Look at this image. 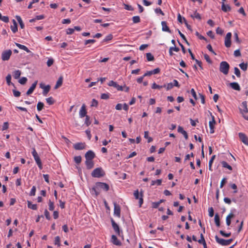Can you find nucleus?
Returning <instances> with one entry per match:
<instances>
[{
	"label": "nucleus",
	"instance_id": "obj_1",
	"mask_svg": "<svg viewBox=\"0 0 248 248\" xmlns=\"http://www.w3.org/2000/svg\"><path fill=\"white\" fill-rule=\"evenodd\" d=\"M239 109L244 119L248 121V109L246 101H244L242 103Z\"/></svg>",
	"mask_w": 248,
	"mask_h": 248
},
{
	"label": "nucleus",
	"instance_id": "obj_2",
	"mask_svg": "<svg viewBox=\"0 0 248 248\" xmlns=\"http://www.w3.org/2000/svg\"><path fill=\"white\" fill-rule=\"evenodd\" d=\"M230 68V65L229 63L225 62H221L219 65L220 71L224 74V75H227L228 74Z\"/></svg>",
	"mask_w": 248,
	"mask_h": 248
},
{
	"label": "nucleus",
	"instance_id": "obj_3",
	"mask_svg": "<svg viewBox=\"0 0 248 248\" xmlns=\"http://www.w3.org/2000/svg\"><path fill=\"white\" fill-rule=\"evenodd\" d=\"M31 154H32V155L33 156V158H34L38 167H39V168L40 170L42 169L43 166H42L41 160V159L39 157V156L38 155L37 152L36 151L35 148L32 149V151Z\"/></svg>",
	"mask_w": 248,
	"mask_h": 248
},
{
	"label": "nucleus",
	"instance_id": "obj_4",
	"mask_svg": "<svg viewBox=\"0 0 248 248\" xmlns=\"http://www.w3.org/2000/svg\"><path fill=\"white\" fill-rule=\"evenodd\" d=\"M215 239L217 243L222 246H228L231 244L232 242V239L225 240L222 238H219L217 235L215 236Z\"/></svg>",
	"mask_w": 248,
	"mask_h": 248
},
{
	"label": "nucleus",
	"instance_id": "obj_5",
	"mask_svg": "<svg viewBox=\"0 0 248 248\" xmlns=\"http://www.w3.org/2000/svg\"><path fill=\"white\" fill-rule=\"evenodd\" d=\"M105 172L101 168L94 169L92 172V176L93 177L99 178L104 175Z\"/></svg>",
	"mask_w": 248,
	"mask_h": 248
},
{
	"label": "nucleus",
	"instance_id": "obj_6",
	"mask_svg": "<svg viewBox=\"0 0 248 248\" xmlns=\"http://www.w3.org/2000/svg\"><path fill=\"white\" fill-rule=\"evenodd\" d=\"M134 195L136 199L139 200V205L140 207L143 202V192L141 191L140 194L138 190H137L134 191Z\"/></svg>",
	"mask_w": 248,
	"mask_h": 248
},
{
	"label": "nucleus",
	"instance_id": "obj_7",
	"mask_svg": "<svg viewBox=\"0 0 248 248\" xmlns=\"http://www.w3.org/2000/svg\"><path fill=\"white\" fill-rule=\"evenodd\" d=\"M12 52L10 49L6 50L2 52L1 54V59L3 61H8L9 60Z\"/></svg>",
	"mask_w": 248,
	"mask_h": 248
},
{
	"label": "nucleus",
	"instance_id": "obj_8",
	"mask_svg": "<svg viewBox=\"0 0 248 248\" xmlns=\"http://www.w3.org/2000/svg\"><path fill=\"white\" fill-rule=\"evenodd\" d=\"M96 184L97 187H99L100 191L101 190H104L107 191L109 190V187L107 184L102 182H97Z\"/></svg>",
	"mask_w": 248,
	"mask_h": 248
},
{
	"label": "nucleus",
	"instance_id": "obj_9",
	"mask_svg": "<svg viewBox=\"0 0 248 248\" xmlns=\"http://www.w3.org/2000/svg\"><path fill=\"white\" fill-rule=\"evenodd\" d=\"M232 33L228 32L225 38V46L227 47H230L231 45Z\"/></svg>",
	"mask_w": 248,
	"mask_h": 248
},
{
	"label": "nucleus",
	"instance_id": "obj_10",
	"mask_svg": "<svg viewBox=\"0 0 248 248\" xmlns=\"http://www.w3.org/2000/svg\"><path fill=\"white\" fill-rule=\"evenodd\" d=\"M216 124V121L215 120V118L214 116H212V120L210 121L209 123V128H210V133L211 134H213L214 133V127Z\"/></svg>",
	"mask_w": 248,
	"mask_h": 248
},
{
	"label": "nucleus",
	"instance_id": "obj_11",
	"mask_svg": "<svg viewBox=\"0 0 248 248\" xmlns=\"http://www.w3.org/2000/svg\"><path fill=\"white\" fill-rule=\"evenodd\" d=\"M95 155L94 153L91 151H88L85 155L86 160H92L95 157Z\"/></svg>",
	"mask_w": 248,
	"mask_h": 248
},
{
	"label": "nucleus",
	"instance_id": "obj_12",
	"mask_svg": "<svg viewBox=\"0 0 248 248\" xmlns=\"http://www.w3.org/2000/svg\"><path fill=\"white\" fill-rule=\"evenodd\" d=\"M87 110L86 108V106L85 104H83L80 109L79 112V117L80 118H83L84 117H85L87 116Z\"/></svg>",
	"mask_w": 248,
	"mask_h": 248
},
{
	"label": "nucleus",
	"instance_id": "obj_13",
	"mask_svg": "<svg viewBox=\"0 0 248 248\" xmlns=\"http://www.w3.org/2000/svg\"><path fill=\"white\" fill-rule=\"evenodd\" d=\"M108 85L109 86H112V87L115 88L118 91H123V88L122 86H120L119 85H118L117 83V82H116L113 80L110 81L108 83Z\"/></svg>",
	"mask_w": 248,
	"mask_h": 248
},
{
	"label": "nucleus",
	"instance_id": "obj_14",
	"mask_svg": "<svg viewBox=\"0 0 248 248\" xmlns=\"http://www.w3.org/2000/svg\"><path fill=\"white\" fill-rule=\"evenodd\" d=\"M114 214L118 217L121 216V208L119 205L114 203Z\"/></svg>",
	"mask_w": 248,
	"mask_h": 248
},
{
	"label": "nucleus",
	"instance_id": "obj_15",
	"mask_svg": "<svg viewBox=\"0 0 248 248\" xmlns=\"http://www.w3.org/2000/svg\"><path fill=\"white\" fill-rule=\"evenodd\" d=\"M40 87L43 89V93L44 95H46L49 92L50 86L49 85L44 86L42 83L40 84Z\"/></svg>",
	"mask_w": 248,
	"mask_h": 248
},
{
	"label": "nucleus",
	"instance_id": "obj_16",
	"mask_svg": "<svg viewBox=\"0 0 248 248\" xmlns=\"http://www.w3.org/2000/svg\"><path fill=\"white\" fill-rule=\"evenodd\" d=\"M238 135L242 142L246 145L248 144V139L245 134L240 132L238 133Z\"/></svg>",
	"mask_w": 248,
	"mask_h": 248
},
{
	"label": "nucleus",
	"instance_id": "obj_17",
	"mask_svg": "<svg viewBox=\"0 0 248 248\" xmlns=\"http://www.w3.org/2000/svg\"><path fill=\"white\" fill-rule=\"evenodd\" d=\"M223 1L222 2V5H221V10L224 12H227L229 11H230L231 10V8L230 6L228 4H225L224 2V1H225V0H222Z\"/></svg>",
	"mask_w": 248,
	"mask_h": 248
},
{
	"label": "nucleus",
	"instance_id": "obj_18",
	"mask_svg": "<svg viewBox=\"0 0 248 248\" xmlns=\"http://www.w3.org/2000/svg\"><path fill=\"white\" fill-rule=\"evenodd\" d=\"M111 221L112 228H113V230H114L115 232L117 234H120V229H119V227L118 225L114 221V220L113 219H111Z\"/></svg>",
	"mask_w": 248,
	"mask_h": 248
},
{
	"label": "nucleus",
	"instance_id": "obj_19",
	"mask_svg": "<svg viewBox=\"0 0 248 248\" xmlns=\"http://www.w3.org/2000/svg\"><path fill=\"white\" fill-rule=\"evenodd\" d=\"M91 192L92 194H95L96 196H97L100 192V191L99 189V187H97V184H95V185L93 187L91 190Z\"/></svg>",
	"mask_w": 248,
	"mask_h": 248
},
{
	"label": "nucleus",
	"instance_id": "obj_20",
	"mask_svg": "<svg viewBox=\"0 0 248 248\" xmlns=\"http://www.w3.org/2000/svg\"><path fill=\"white\" fill-rule=\"evenodd\" d=\"M162 30L164 31H167L169 33H171V31L170 30L169 27L167 26V22L166 21L161 22Z\"/></svg>",
	"mask_w": 248,
	"mask_h": 248
},
{
	"label": "nucleus",
	"instance_id": "obj_21",
	"mask_svg": "<svg viewBox=\"0 0 248 248\" xmlns=\"http://www.w3.org/2000/svg\"><path fill=\"white\" fill-rule=\"evenodd\" d=\"M230 87L234 90L239 91L241 90L240 87L238 83L234 82L230 84Z\"/></svg>",
	"mask_w": 248,
	"mask_h": 248
},
{
	"label": "nucleus",
	"instance_id": "obj_22",
	"mask_svg": "<svg viewBox=\"0 0 248 248\" xmlns=\"http://www.w3.org/2000/svg\"><path fill=\"white\" fill-rule=\"evenodd\" d=\"M111 242L113 244L116 246H120L121 245V242L117 239L115 235H112L111 236Z\"/></svg>",
	"mask_w": 248,
	"mask_h": 248
},
{
	"label": "nucleus",
	"instance_id": "obj_23",
	"mask_svg": "<svg viewBox=\"0 0 248 248\" xmlns=\"http://www.w3.org/2000/svg\"><path fill=\"white\" fill-rule=\"evenodd\" d=\"M74 147L76 150H82L85 148V143L81 142L76 143L74 145Z\"/></svg>",
	"mask_w": 248,
	"mask_h": 248
},
{
	"label": "nucleus",
	"instance_id": "obj_24",
	"mask_svg": "<svg viewBox=\"0 0 248 248\" xmlns=\"http://www.w3.org/2000/svg\"><path fill=\"white\" fill-rule=\"evenodd\" d=\"M178 132L183 135L186 140L188 139V135L187 132L184 130L183 128L180 126L178 127Z\"/></svg>",
	"mask_w": 248,
	"mask_h": 248
},
{
	"label": "nucleus",
	"instance_id": "obj_25",
	"mask_svg": "<svg viewBox=\"0 0 248 248\" xmlns=\"http://www.w3.org/2000/svg\"><path fill=\"white\" fill-rule=\"evenodd\" d=\"M234 217L233 213H230L226 217V224L228 226H230L231 223V219Z\"/></svg>",
	"mask_w": 248,
	"mask_h": 248
},
{
	"label": "nucleus",
	"instance_id": "obj_26",
	"mask_svg": "<svg viewBox=\"0 0 248 248\" xmlns=\"http://www.w3.org/2000/svg\"><path fill=\"white\" fill-rule=\"evenodd\" d=\"M85 164L88 169H91L94 166V163L92 160H86Z\"/></svg>",
	"mask_w": 248,
	"mask_h": 248
},
{
	"label": "nucleus",
	"instance_id": "obj_27",
	"mask_svg": "<svg viewBox=\"0 0 248 248\" xmlns=\"http://www.w3.org/2000/svg\"><path fill=\"white\" fill-rule=\"evenodd\" d=\"M16 46L19 48L24 51H26L27 53L31 52V51L28 49V48L24 45H21L18 43H16Z\"/></svg>",
	"mask_w": 248,
	"mask_h": 248
},
{
	"label": "nucleus",
	"instance_id": "obj_28",
	"mask_svg": "<svg viewBox=\"0 0 248 248\" xmlns=\"http://www.w3.org/2000/svg\"><path fill=\"white\" fill-rule=\"evenodd\" d=\"M63 81V78L62 77H60L57 81V83L55 86V88L57 89L62 86Z\"/></svg>",
	"mask_w": 248,
	"mask_h": 248
},
{
	"label": "nucleus",
	"instance_id": "obj_29",
	"mask_svg": "<svg viewBox=\"0 0 248 248\" xmlns=\"http://www.w3.org/2000/svg\"><path fill=\"white\" fill-rule=\"evenodd\" d=\"M27 203L28 208L34 210H36L37 209V206L36 204H32V203L30 201H28Z\"/></svg>",
	"mask_w": 248,
	"mask_h": 248
},
{
	"label": "nucleus",
	"instance_id": "obj_30",
	"mask_svg": "<svg viewBox=\"0 0 248 248\" xmlns=\"http://www.w3.org/2000/svg\"><path fill=\"white\" fill-rule=\"evenodd\" d=\"M13 22L14 25L11 26V29L14 33H16L17 31V25L16 21L14 19L13 20Z\"/></svg>",
	"mask_w": 248,
	"mask_h": 248
},
{
	"label": "nucleus",
	"instance_id": "obj_31",
	"mask_svg": "<svg viewBox=\"0 0 248 248\" xmlns=\"http://www.w3.org/2000/svg\"><path fill=\"white\" fill-rule=\"evenodd\" d=\"M215 222L217 227L220 226V218L217 214H216L215 216Z\"/></svg>",
	"mask_w": 248,
	"mask_h": 248
},
{
	"label": "nucleus",
	"instance_id": "obj_32",
	"mask_svg": "<svg viewBox=\"0 0 248 248\" xmlns=\"http://www.w3.org/2000/svg\"><path fill=\"white\" fill-rule=\"evenodd\" d=\"M16 18L17 21L18 22L21 28L23 29L24 28V24L22 21V20L21 17L20 16H16Z\"/></svg>",
	"mask_w": 248,
	"mask_h": 248
},
{
	"label": "nucleus",
	"instance_id": "obj_33",
	"mask_svg": "<svg viewBox=\"0 0 248 248\" xmlns=\"http://www.w3.org/2000/svg\"><path fill=\"white\" fill-rule=\"evenodd\" d=\"M162 183L161 179H157L156 180H154L151 182V186H154L157 185V186H160Z\"/></svg>",
	"mask_w": 248,
	"mask_h": 248
},
{
	"label": "nucleus",
	"instance_id": "obj_34",
	"mask_svg": "<svg viewBox=\"0 0 248 248\" xmlns=\"http://www.w3.org/2000/svg\"><path fill=\"white\" fill-rule=\"evenodd\" d=\"M221 164L222 165V167L225 168H227L229 170H232V167L229 165L226 161H222Z\"/></svg>",
	"mask_w": 248,
	"mask_h": 248
},
{
	"label": "nucleus",
	"instance_id": "obj_35",
	"mask_svg": "<svg viewBox=\"0 0 248 248\" xmlns=\"http://www.w3.org/2000/svg\"><path fill=\"white\" fill-rule=\"evenodd\" d=\"M20 75H21V72L19 70H16L14 72L13 76L15 79L18 78L20 77Z\"/></svg>",
	"mask_w": 248,
	"mask_h": 248
},
{
	"label": "nucleus",
	"instance_id": "obj_36",
	"mask_svg": "<svg viewBox=\"0 0 248 248\" xmlns=\"http://www.w3.org/2000/svg\"><path fill=\"white\" fill-rule=\"evenodd\" d=\"M191 17H192L193 18H197L199 20H201V16H200V15L197 13L196 11H195L193 15H191Z\"/></svg>",
	"mask_w": 248,
	"mask_h": 248
},
{
	"label": "nucleus",
	"instance_id": "obj_37",
	"mask_svg": "<svg viewBox=\"0 0 248 248\" xmlns=\"http://www.w3.org/2000/svg\"><path fill=\"white\" fill-rule=\"evenodd\" d=\"M146 58L148 61H152L154 60V57L151 53H146Z\"/></svg>",
	"mask_w": 248,
	"mask_h": 248
},
{
	"label": "nucleus",
	"instance_id": "obj_38",
	"mask_svg": "<svg viewBox=\"0 0 248 248\" xmlns=\"http://www.w3.org/2000/svg\"><path fill=\"white\" fill-rule=\"evenodd\" d=\"M44 106V104L43 103L41 102H39L37 105V109L38 111H40L42 110Z\"/></svg>",
	"mask_w": 248,
	"mask_h": 248
},
{
	"label": "nucleus",
	"instance_id": "obj_39",
	"mask_svg": "<svg viewBox=\"0 0 248 248\" xmlns=\"http://www.w3.org/2000/svg\"><path fill=\"white\" fill-rule=\"evenodd\" d=\"M163 87L166 88L167 90H170L173 87V85L172 83H169L167 84H164L163 85Z\"/></svg>",
	"mask_w": 248,
	"mask_h": 248
},
{
	"label": "nucleus",
	"instance_id": "obj_40",
	"mask_svg": "<svg viewBox=\"0 0 248 248\" xmlns=\"http://www.w3.org/2000/svg\"><path fill=\"white\" fill-rule=\"evenodd\" d=\"M113 38V36L112 34H109L108 35L106 36V37L103 39V42H106L111 40Z\"/></svg>",
	"mask_w": 248,
	"mask_h": 248
},
{
	"label": "nucleus",
	"instance_id": "obj_41",
	"mask_svg": "<svg viewBox=\"0 0 248 248\" xmlns=\"http://www.w3.org/2000/svg\"><path fill=\"white\" fill-rule=\"evenodd\" d=\"M140 17L139 16H134L132 17V21L134 23H138L140 22Z\"/></svg>",
	"mask_w": 248,
	"mask_h": 248
},
{
	"label": "nucleus",
	"instance_id": "obj_42",
	"mask_svg": "<svg viewBox=\"0 0 248 248\" xmlns=\"http://www.w3.org/2000/svg\"><path fill=\"white\" fill-rule=\"evenodd\" d=\"M48 206H49V208H48L49 210L50 211H53L54 209V202H51L50 200H49Z\"/></svg>",
	"mask_w": 248,
	"mask_h": 248
},
{
	"label": "nucleus",
	"instance_id": "obj_43",
	"mask_svg": "<svg viewBox=\"0 0 248 248\" xmlns=\"http://www.w3.org/2000/svg\"><path fill=\"white\" fill-rule=\"evenodd\" d=\"M74 161L78 164L80 163V162L81 161V156L79 155V156H75V157H74Z\"/></svg>",
	"mask_w": 248,
	"mask_h": 248
},
{
	"label": "nucleus",
	"instance_id": "obj_44",
	"mask_svg": "<svg viewBox=\"0 0 248 248\" xmlns=\"http://www.w3.org/2000/svg\"><path fill=\"white\" fill-rule=\"evenodd\" d=\"M109 93H102L101 95V98L102 99H108L109 98Z\"/></svg>",
	"mask_w": 248,
	"mask_h": 248
},
{
	"label": "nucleus",
	"instance_id": "obj_45",
	"mask_svg": "<svg viewBox=\"0 0 248 248\" xmlns=\"http://www.w3.org/2000/svg\"><path fill=\"white\" fill-rule=\"evenodd\" d=\"M54 244L57 245L58 246H60L61 245L60 238L59 236H57L55 237L54 240Z\"/></svg>",
	"mask_w": 248,
	"mask_h": 248
},
{
	"label": "nucleus",
	"instance_id": "obj_46",
	"mask_svg": "<svg viewBox=\"0 0 248 248\" xmlns=\"http://www.w3.org/2000/svg\"><path fill=\"white\" fill-rule=\"evenodd\" d=\"M239 66L241 69L244 71H246L248 68V64L247 63H241L239 64Z\"/></svg>",
	"mask_w": 248,
	"mask_h": 248
},
{
	"label": "nucleus",
	"instance_id": "obj_47",
	"mask_svg": "<svg viewBox=\"0 0 248 248\" xmlns=\"http://www.w3.org/2000/svg\"><path fill=\"white\" fill-rule=\"evenodd\" d=\"M178 33L179 34V35H180V36L181 37V38L185 41V42L188 45H189V43L188 42V41H187L185 36L184 35V34H183L179 30H178Z\"/></svg>",
	"mask_w": 248,
	"mask_h": 248
},
{
	"label": "nucleus",
	"instance_id": "obj_48",
	"mask_svg": "<svg viewBox=\"0 0 248 248\" xmlns=\"http://www.w3.org/2000/svg\"><path fill=\"white\" fill-rule=\"evenodd\" d=\"M234 74L236 75V76L238 78L240 77L241 73H240L239 69L237 67H235L234 68Z\"/></svg>",
	"mask_w": 248,
	"mask_h": 248
},
{
	"label": "nucleus",
	"instance_id": "obj_49",
	"mask_svg": "<svg viewBox=\"0 0 248 248\" xmlns=\"http://www.w3.org/2000/svg\"><path fill=\"white\" fill-rule=\"evenodd\" d=\"M85 117H86V118H85V121L84 124L87 126H88L91 124V122L90 120V117L88 115H87V116H86Z\"/></svg>",
	"mask_w": 248,
	"mask_h": 248
},
{
	"label": "nucleus",
	"instance_id": "obj_50",
	"mask_svg": "<svg viewBox=\"0 0 248 248\" xmlns=\"http://www.w3.org/2000/svg\"><path fill=\"white\" fill-rule=\"evenodd\" d=\"M219 232L221 234V235H222L223 236H224V237H229L231 235V232L225 233L223 231H222V230H220L219 231Z\"/></svg>",
	"mask_w": 248,
	"mask_h": 248
},
{
	"label": "nucleus",
	"instance_id": "obj_51",
	"mask_svg": "<svg viewBox=\"0 0 248 248\" xmlns=\"http://www.w3.org/2000/svg\"><path fill=\"white\" fill-rule=\"evenodd\" d=\"M215 157H216V155H213L212 156V157L211 158V159L209 160V170H211L212 164L213 162L214 159L215 158Z\"/></svg>",
	"mask_w": 248,
	"mask_h": 248
},
{
	"label": "nucleus",
	"instance_id": "obj_52",
	"mask_svg": "<svg viewBox=\"0 0 248 248\" xmlns=\"http://www.w3.org/2000/svg\"><path fill=\"white\" fill-rule=\"evenodd\" d=\"M163 86H159L158 85H157L155 82H154L152 86V88L153 89H160L161 88H163Z\"/></svg>",
	"mask_w": 248,
	"mask_h": 248
},
{
	"label": "nucleus",
	"instance_id": "obj_53",
	"mask_svg": "<svg viewBox=\"0 0 248 248\" xmlns=\"http://www.w3.org/2000/svg\"><path fill=\"white\" fill-rule=\"evenodd\" d=\"M27 81V78L26 77H22V78H21L19 79V82L21 84L24 85L26 83Z\"/></svg>",
	"mask_w": 248,
	"mask_h": 248
},
{
	"label": "nucleus",
	"instance_id": "obj_54",
	"mask_svg": "<svg viewBox=\"0 0 248 248\" xmlns=\"http://www.w3.org/2000/svg\"><path fill=\"white\" fill-rule=\"evenodd\" d=\"M46 102L49 105H52L54 103L53 99V98L52 97H48V98H46Z\"/></svg>",
	"mask_w": 248,
	"mask_h": 248
},
{
	"label": "nucleus",
	"instance_id": "obj_55",
	"mask_svg": "<svg viewBox=\"0 0 248 248\" xmlns=\"http://www.w3.org/2000/svg\"><path fill=\"white\" fill-rule=\"evenodd\" d=\"M35 192H36V187L35 186H33L31 189V191H30V195L31 196H34L35 195Z\"/></svg>",
	"mask_w": 248,
	"mask_h": 248
},
{
	"label": "nucleus",
	"instance_id": "obj_56",
	"mask_svg": "<svg viewBox=\"0 0 248 248\" xmlns=\"http://www.w3.org/2000/svg\"><path fill=\"white\" fill-rule=\"evenodd\" d=\"M6 80L7 83L8 85H10L11 83V76L10 74H8L6 77Z\"/></svg>",
	"mask_w": 248,
	"mask_h": 248
},
{
	"label": "nucleus",
	"instance_id": "obj_57",
	"mask_svg": "<svg viewBox=\"0 0 248 248\" xmlns=\"http://www.w3.org/2000/svg\"><path fill=\"white\" fill-rule=\"evenodd\" d=\"M0 20H2L5 23H8L9 21V17L7 16H1Z\"/></svg>",
	"mask_w": 248,
	"mask_h": 248
},
{
	"label": "nucleus",
	"instance_id": "obj_58",
	"mask_svg": "<svg viewBox=\"0 0 248 248\" xmlns=\"http://www.w3.org/2000/svg\"><path fill=\"white\" fill-rule=\"evenodd\" d=\"M204 58L207 62H208L209 63H211L212 62V61L211 60L210 57L208 54H204Z\"/></svg>",
	"mask_w": 248,
	"mask_h": 248
},
{
	"label": "nucleus",
	"instance_id": "obj_59",
	"mask_svg": "<svg viewBox=\"0 0 248 248\" xmlns=\"http://www.w3.org/2000/svg\"><path fill=\"white\" fill-rule=\"evenodd\" d=\"M98 106V101L95 99H93L91 102V107H97Z\"/></svg>",
	"mask_w": 248,
	"mask_h": 248
},
{
	"label": "nucleus",
	"instance_id": "obj_60",
	"mask_svg": "<svg viewBox=\"0 0 248 248\" xmlns=\"http://www.w3.org/2000/svg\"><path fill=\"white\" fill-rule=\"evenodd\" d=\"M75 31V29L73 28H68L66 30V34L68 35H71L74 33Z\"/></svg>",
	"mask_w": 248,
	"mask_h": 248
},
{
	"label": "nucleus",
	"instance_id": "obj_61",
	"mask_svg": "<svg viewBox=\"0 0 248 248\" xmlns=\"http://www.w3.org/2000/svg\"><path fill=\"white\" fill-rule=\"evenodd\" d=\"M44 214H45V216L47 220H50V219L51 217H50V216L49 213V212L46 209L45 210Z\"/></svg>",
	"mask_w": 248,
	"mask_h": 248
},
{
	"label": "nucleus",
	"instance_id": "obj_62",
	"mask_svg": "<svg viewBox=\"0 0 248 248\" xmlns=\"http://www.w3.org/2000/svg\"><path fill=\"white\" fill-rule=\"evenodd\" d=\"M13 92L14 95L15 97H17L20 96V94H21L20 92L16 91V90H13Z\"/></svg>",
	"mask_w": 248,
	"mask_h": 248
},
{
	"label": "nucleus",
	"instance_id": "obj_63",
	"mask_svg": "<svg viewBox=\"0 0 248 248\" xmlns=\"http://www.w3.org/2000/svg\"><path fill=\"white\" fill-rule=\"evenodd\" d=\"M223 32V30L219 27H217L216 29V33L218 34L222 35Z\"/></svg>",
	"mask_w": 248,
	"mask_h": 248
},
{
	"label": "nucleus",
	"instance_id": "obj_64",
	"mask_svg": "<svg viewBox=\"0 0 248 248\" xmlns=\"http://www.w3.org/2000/svg\"><path fill=\"white\" fill-rule=\"evenodd\" d=\"M53 62H54V61L52 59H49L47 60V62H46L47 65L48 67H50L53 64Z\"/></svg>",
	"mask_w": 248,
	"mask_h": 248
}]
</instances>
